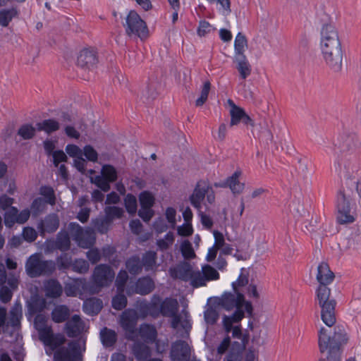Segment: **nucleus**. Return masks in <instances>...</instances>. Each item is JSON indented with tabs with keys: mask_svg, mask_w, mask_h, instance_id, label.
<instances>
[{
	"mask_svg": "<svg viewBox=\"0 0 361 361\" xmlns=\"http://www.w3.org/2000/svg\"><path fill=\"white\" fill-rule=\"evenodd\" d=\"M350 159L351 157L346 160L342 154L335 164V169L338 174L341 177L348 178L345 186L341 187L336 195V221L341 225L350 224L356 220L357 213L350 203L353 188H355L356 192L361 198V179H348L351 168Z\"/></svg>",
	"mask_w": 361,
	"mask_h": 361,
	"instance_id": "nucleus-1",
	"label": "nucleus"
},
{
	"mask_svg": "<svg viewBox=\"0 0 361 361\" xmlns=\"http://www.w3.org/2000/svg\"><path fill=\"white\" fill-rule=\"evenodd\" d=\"M335 275L330 270L326 262H321L317 267V280L319 286L317 290V300L321 308V318L329 327H332L336 322V301L330 298L331 290L328 287L334 279Z\"/></svg>",
	"mask_w": 361,
	"mask_h": 361,
	"instance_id": "nucleus-2",
	"label": "nucleus"
},
{
	"mask_svg": "<svg viewBox=\"0 0 361 361\" xmlns=\"http://www.w3.org/2000/svg\"><path fill=\"white\" fill-rule=\"evenodd\" d=\"M348 341V334L342 326H335L333 332L322 327L319 331L320 357L317 361H342L343 346Z\"/></svg>",
	"mask_w": 361,
	"mask_h": 361,
	"instance_id": "nucleus-3",
	"label": "nucleus"
},
{
	"mask_svg": "<svg viewBox=\"0 0 361 361\" xmlns=\"http://www.w3.org/2000/svg\"><path fill=\"white\" fill-rule=\"evenodd\" d=\"M244 302L245 297L241 292L224 293L219 298L218 305L226 310L230 311L235 308V311L231 316H224L223 324L227 333H229L232 329L233 323L239 322L244 317L245 314L243 310Z\"/></svg>",
	"mask_w": 361,
	"mask_h": 361,
	"instance_id": "nucleus-4",
	"label": "nucleus"
},
{
	"mask_svg": "<svg viewBox=\"0 0 361 361\" xmlns=\"http://www.w3.org/2000/svg\"><path fill=\"white\" fill-rule=\"evenodd\" d=\"M25 268L27 274L31 278L48 276L55 271L56 262L45 259L41 253H35L27 258Z\"/></svg>",
	"mask_w": 361,
	"mask_h": 361,
	"instance_id": "nucleus-5",
	"label": "nucleus"
},
{
	"mask_svg": "<svg viewBox=\"0 0 361 361\" xmlns=\"http://www.w3.org/2000/svg\"><path fill=\"white\" fill-rule=\"evenodd\" d=\"M123 26L126 34L129 37H136L143 39L148 36V28L146 23L133 10L130 11L126 16Z\"/></svg>",
	"mask_w": 361,
	"mask_h": 361,
	"instance_id": "nucleus-6",
	"label": "nucleus"
},
{
	"mask_svg": "<svg viewBox=\"0 0 361 361\" xmlns=\"http://www.w3.org/2000/svg\"><path fill=\"white\" fill-rule=\"evenodd\" d=\"M320 49L326 65L334 73L341 71L343 59L342 44H330Z\"/></svg>",
	"mask_w": 361,
	"mask_h": 361,
	"instance_id": "nucleus-7",
	"label": "nucleus"
},
{
	"mask_svg": "<svg viewBox=\"0 0 361 361\" xmlns=\"http://www.w3.org/2000/svg\"><path fill=\"white\" fill-rule=\"evenodd\" d=\"M139 316L134 309H126L120 315L118 323L125 333V337L129 341L137 338V322Z\"/></svg>",
	"mask_w": 361,
	"mask_h": 361,
	"instance_id": "nucleus-8",
	"label": "nucleus"
},
{
	"mask_svg": "<svg viewBox=\"0 0 361 361\" xmlns=\"http://www.w3.org/2000/svg\"><path fill=\"white\" fill-rule=\"evenodd\" d=\"M54 361H82L80 345L78 341H71L67 346L59 347L54 353Z\"/></svg>",
	"mask_w": 361,
	"mask_h": 361,
	"instance_id": "nucleus-9",
	"label": "nucleus"
},
{
	"mask_svg": "<svg viewBox=\"0 0 361 361\" xmlns=\"http://www.w3.org/2000/svg\"><path fill=\"white\" fill-rule=\"evenodd\" d=\"M114 276L115 273L110 266L104 264L96 266L92 274V281L97 289L96 292L109 286Z\"/></svg>",
	"mask_w": 361,
	"mask_h": 361,
	"instance_id": "nucleus-10",
	"label": "nucleus"
},
{
	"mask_svg": "<svg viewBox=\"0 0 361 361\" xmlns=\"http://www.w3.org/2000/svg\"><path fill=\"white\" fill-rule=\"evenodd\" d=\"M360 143L357 135L348 130H343L339 135L335 143L342 154L352 155L359 147Z\"/></svg>",
	"mask_w": 361,
	"mask_h": 361,
	"instance_id": "nucleus-11",
	"label": "nucleus"
},
{
	"mask_svg": "<svg viewBox=\"0 0 361 361\" xmlns=\"http://www.w3.org/2000/svg\"><path fill=\"white\" fill-rule=\"evenodd\" d=\"M71 235L82 247H88L94 242V233L91 228L85 231L76 222H71L68 226Z\"/></svg>",
	"mask_w": 361,
	"mask_h": 361,
	"instance_id": "nucleus-12",
	"label": "nucleus"
},
{
	"mask_svg": "<svg viewBox=\"0 0 361 361\" xmlns=\"http://www.w3.org/2000/svg\"><path fill=\"white\" fill-rule=\"evenodd\" d=\"M341 43L339 32L336 25L331 21L324 23L320 31V48Z\"/></svg>",
	"mask_w": 361,
	"mask_h": 361,
	"instance_id": "nucleus-13",
	"label": "nucleus"
},
{
	"mask_svg": "<svg viewBox=\"0 0 361 361\" xmlns=\"http://www.w3.org/2000/svg\"><path fill=\"white\" fill-rule=\"evenodd\" d=\"M191 348L188 343L183 340H178L172 343L170 357L172 361H189Z\"/></svg>",
	"mask_w": 361,
	"mask_h": 361,
	"instance_id": "nucleus-14",
	"label": "nucleus"
},
{
	"mask_svg": "<svg viewBox=\"0 0 361 361\" xmlns=\"http://www.w3.org/2000/svg\"><path fill=\"white\" fill-rule=\"evenodd\" d=\"M154 283L149 276L140 278L134 286H128L126 292L128 296L134 294L145 295L150 293L154 289Z\"/></svg>",
	"mask_w": 361,
	"mask_h": 361,
	"instance_id": "nucleus-15",
	"label": "nucleus"
},
{
	"mask_svg": "<svg viewBox=\"0 0 361 361\" xmlns=\"http://www.w3.org/2000/svg\"><path fill=\"white\" fill-rule=\"evenodd\" d=\"M29 209H23L20 213L15 207H10L4 214V224L6 227L11 228L15 224H23L30 218Z\"/></svg>",
	"mask_w": 361,
	"mask_h": 361,
	"instance_id": "nucleus-16",
	"label": "nucleus"
},
{
	"mask_svg": "<svg viewBox=\"0 0 361 361\" xmlns=\"http://www.w3.org/2000/svg\"><path fill=\"white\" fill-rule=\"evenodd\" d=\"M39 338L45 345L49 346L52 350L63 344L66 341L65 337L61 334L54 335L50 326L42 330L38 331Z\"/></svg>",
	"mask_w": 361,
	"mask_h": 361,
	"instance_id": "nucleus-17",
	"label": "nucleus"
},
{
	"mask_svg": "<svg viewBox=\"0 0 361 361\" xmlns=\"http://www.w3.org/2000/svg\"><path fill=\"white\" fill-rule=\"evenodd\" d=\"M211 189L209 183L204 180L197 182L192 195L190 196L191 204L200 211L202 209V202L204 200L208 190Z\"/></svg>",
	"mask_w": 361,
	"mask_h": 361,
	"instance_id": "nucleus-18",
	"label": "nucleus"
},
{
	"mask_svg": "<svg viewBox=\"0 0 361 361\" xmlns=\"http://www.w3.org/2000/svg\"><path fill=\"white\" fill-rule=\"evenodd\" d=\"M97 63V53L94 49H84L78 56L77 64L83 69H92Z\"/></svg>",
	"mask_w": 361,
	"mask_h": 361,
	"instance_id": "nucleus-19",
	"label": "nucleus"
},
{
	"mask_svg": "<svg viewBox=\"0 0 361 361\" xmlns=\"http://www.w3.org/2000/svg\"><path fill=\"white\" fill-rule=\"evenodd\" d=\"M85 329V323L79 315L74 314L65 324V331L70 338L79 336Z\"/></svg>",
	"mask_w": 361,
	"mask_h": 361,
	"instance_id": "nucleus-20",
	"label": "nucleus"
},
{
	"mask_svg": "<svg viewBox=\"0 0 361 361\" xmlns=\"http://www.w3.org/2000/svg\"><path fill=\"white\" fill-rule=\"evenodd\" d=\"M8 285L9 288L5 285L1 286L0 288V300L3 303H8L11 301L13 297V291L18 288V279L14 275L9 276Z\"/></svg>",
	"mask_w": 361,
	"mask_h": 361,
	"instance_id": "nucleus-21",
	"label": "nucleus"
},
{
	"mask_svg": "<svg viewBox=\"0 0 361 361\" xmlns=\"http://www.w3.org/2000/svg\"><path fill=\"white\" fill-rule=\"evenodd\" d=\"M143 340L145 343L152 344L157 338V331L154 326L149 324H142L137 329V336Z\"/></svg>",
	"mask_w": 361,
	"mask_h": 361,
	"instance_id": "nucleus-22",
	"label": "nucleus"
},
{
	"mask_svg": "<svg viewBox=\"0 0 361 361\" xmlns=\"http://www.w3.org/2000/svg\"><path fill=\"white\" fill-rule=\"evenodd\" d=\"M132 346V353L138 361H145L151 356L150 348L144 342L135 340Z\"/></svg>",
	"mask_w": 361,
	"mask_h": 361,
	"instance_id": "nucleus-23",
	"label": "nucleus"
},
{
	"mask_svg": "<svg viewBox=\"0 0 361 361\" xmlns=\"http://www.w3.org/2000/svg\"><path fill=\"white\" fill-rule=\"evenodd\" d=\"M59 226V219L56 214H51L47 215L44 220H42L38 228L40 229L41 233H54Z\"/></svg>",
	"mask_w": 361,
	"mask_h": 361,
	"instance_id": "nucleus-24",
	"label": "nucleus"
},
{
	"mask_svg": "<svg viewBox=\"0 0 361 361\" xmlns=\"http://www.w3.org/2000/svg\"><path fill=\"white\" fill-rule=\"evenodd\" d=\"M233 60L234 63L236 64L235 68L240 74V78L245 80L250 75L252 72V66L246 56H234Z\"/></svg>",
	"mask_w": 361,
	"mask_h": 361,
	"instance_id": "nucleus-25",
	"label": "nucleus"
},
{
	"mask_svg": "<svg viewBox=\"0 0 361 361\" xmlns=\"http://www.w3.org/2000/svg\"><path fill=\"white\" fill-rule=\"evenodd\" d=\"M178 302L176 299L172 298H166L160 304L159 312L166 317L173 316L176 312H178Z\"/></svg>",
	"mask_w": 361,
	"mask_h": 361,
	"instance_id": "nucleus-26",
	"label": "nucleus"
},
{
	"mask_svg": "<svg viewBox=\"0 0 361 361\" xmlns=\"http://www.w3.org/2000/svg\"><path fill=\"white\" fill-rule=\"evenodd\" d=\"M46 295L49 298H56L61 295L63 288L56 279L48 280L44 285Z\"/></svg>",
	"mask_w": 361,
	"mask_h": 361,
	"instance_id": "nucleus-27",
	"label": "nucleus"
},
{
	"mask_svg": "<svg viewBox=\"0 0 361 361\" xmlns=\"http://www.w3.org/2000/svg\"><path fill=\"white\" fill-rule=\"evenodd\" d=\"M194 271L188 263L178 266L173 271L172 276L180 279L184 281H190Z\"/></svg>",
	"mask_w": 361,
	"mask_h": 361,
	"instance_id": "nucleus-28",
	"label": "nucleus"
},
{
	"mask_svg": "<svg viewBox=\"0 0 361 361\" xmlns=\"http://www.w3.org/2000/svg\"><path fill=\"white\" fill-rule=\"evenodd\" d=\"M70 316L69 308L63 305H57L51 312L52 320L56 323H62L66 321Z\"/></svg>",
	"mask_w": 361,
	"mask_h": 361,
	"instance_id": "nucleus-29",
	"label": "nucleus"
},
{
	"mask_svg": "<svg viewBox=\"0 0 361 361\" xmlns=\"http://www.w3.org/2000/svg\"><path fill=\"white\" fill-rule=\"evenodd\" d=\"M227 103L231 106L230 115L231 118L230 126L238 125L243 118L245 111L242 108L235 105L232 99H228Z\"/></svg>",
	"mask_w": 361,
	"mask_h": 361,
	"instance_id": "nucleus-30",
	"label": "nucleus"
},
{
	"mask_svg": "<svg viewBox=\"0 0 361 361\" xmlns=\"http://www.w3.org/2000/svg\"><path fill=\"white\" fill-rule=\"evenodd\" d=\"M100 337L102 344L106 348L112 347L117 341V334L115 331L106 327L101 330Z\"/></svg>",
	"mask_w": 361,
	"mask_h": 361,
	"instance_id": "nucleus-31",
	"label": "nucleus"
},
{
	"mask_svg": "<svg viewBox=\"0 0 361 361\" xmlns=\"http://www.w3.org/2000/svg\"><path fill=\"white\" fill-rule=\"evenodd\" d=\"M102 308V301L97 298H91L85 301L83 310L88 314H97Z\"/></svg>",
	"mask_w": 361,
	"mask_h": 361,
	"instance_id": "nucleus-32",
	"label": "nucleus"
},
{
	"mask_svg": "<svg viewBox=\"0 0 361 361\" xmlns=\"http://www.w3.org/2000/svg\"><path fill=\"white\" fill-rule=\"evenodd\" d=\"M36 126L38 131H44L50 134L60 128V123L54 119H47L37 123Z\"/></svg>",
	"mask_w": 361,
	"mask_h": 361,
	"instance_id": "nucleus-33",
	"label": "nucleus"
},
{
	"mask_svg": "<svg viewBox=\"0 0 361 361\" xmlns=\"http://www.w3.org/2000/svg\"><path fill=\"white\" fill-rule=\"evenodd\" d=\"M247 47V40L246 37L242 32H238L234 42V56H245L244 53Z\"/></svg>",
	"mask_w": 361,
	"mask_h": 361,
	"instance_id": "nucleus-34",
	"label": "nucleus"
},
{
	"mask_svg": "<svg viewBox=\"0 0 361 361\" xmlns=\"http://www.w3.org/2000/svg\"><path fill=\"white\" fill-rule=\"evenodd\" d=\"M126 267L132 275H137L141 273L143 267L138 256L130 257L126 262Z\"/></svg>",
	"mask_w": 361,
	"mask_h": 361,
	"instance_id": "nucleus-35",
	"label": "nucleus"
},
{
	"mask_svg": "<svg viewBox=\"0 0 361 361\" xmlns=\"http://www.w3.org/2000/svg\"><path fill=\"white\" fill-rule=\"evenodd\" d=\"M157 255L154 251L146 252L142 258V264L147 271L153 270L156 267Z\"/></svg>",
	"mask_w": 361,
	"mask_h": 361,
	"instance_id": "nucleus-36",
	"label": "nucleus"
},
{
	"mask_svg": "<svg viewBox=\"0 0 361 361\" xmlns=\"http://www.w3.org/2000/svg\"><path fill=\"white\" fill-rule=\"evenodd\" d=\"M240 174L241 172L237 171L227 179L226 184L233 193H240L244 188V183H240L238 180Z\"/></svg>",
	"mask_w": 361,
	"mask_h": 361,
	"instance_id": "nucleus-37",
	"label": "nucleus"
},
{
	"mask_svg": "<svg viewBox=\"0 0 361 361\" xmlns=\"http://www.w3.org/2000/svg\"><path fill=\"white\" fill-rule=\"evenodd\" d=\"M18 15V11L16 8L2 9L0 11V25L7 27L12 19Z\"/></svg>",
	"mask_w": 361,
	"mask_h": 361,
	"instance_id": "nucleus-38",
	"label": "nucleus"
},
{
	"mask_svg": "<svg viewBox=\"0 0 361 361\" xmlns=\"http://www.w3.org/2000/svg\"><path fill=\"white\" fill-rule=\"evenodd\" d=\"M71 240L67 232H59L56 240V247L61 251H67L70 249Z\"/></svg>",
	"mask_w": 361,
	"mask_h": 361,
	"instance_id": "nucleus-39",
	"label": "nucleus"
},
{
	"mask_svg": "<svg viewBox=\"0 0 361 361\" xmlns=\"http://www.w3.org/2000/svg\"><path fill=\"white\" fill-rule=\"evenodd\" d=\"M9 324L11 326H16L20 324L22 317V310L20 304H15L10 311Z\"/></svg>",
	"mask_w": 361,
	"mask_h": 361,
	"instance_id": "nucleus-40",
	"label": "nucleus"
},
{
	"mask_svg": "<svg viewBox=\"0 0 361 361\" xmlns=\"http://www.w3.org/2000/svg\"><path fill=\"white\" fill-rule=\"evenodd\" d=\"M92 225L95 230L102 234L106 233L111 222L107 218H97L93 219Z\"/></svg>",
	"mask_w": 361,
	"mask_h": 361,
	"instance_id": "nucleus-41",
	"label": "nucleus"
},
{
	"mask_svg": "<svg viewBox=\"0 0 361 361\" xmlns=\"http://www.w3.org/2000/svg\"><path fill=\"white\" fill-rule=\"evenodd\" d=\"M102 176L111 183H114L117 180V171L114 166L110 164H104L102 167Z\"/></svg>",
	"mask_w": 361,
	"mask_h": 361,
	"instance_id": "nucleus-42",
	"label": "nucleus"
},
{
	"mask_svg": "<svg viewBox=\"0 0 361 361\" xmlns=\"http://www.w3.org/2000/svg\"><path fill=\"white\" fill-rule=\"evenodd\" d=\"M90 269V264L87 261L83 259H75L73 261L71 269L80 274L87 273Z\"/></svg>",
	"mask_w": 361,
	"mask_h": 361,
	"instance_id": "nucleus-43",
	"label": "nucleus"
},
{
	"mask_svg": "<svg viewBox=\"0 0 361 361\" xmlns=\"http://www.w3.org/2000/svg\"><path fill=\"white\" fill-rule=\"evenodd\" d=\"M117 294L112 298V307L116 310H121L127 305V298L124 292L117 291Z\"/></svg>",
	"mask_w": 361,
	"mask_h": 361,
	"instance_id": "nucleus-44",
	"label": "nucleus"
},
{
	"mask_svg": "<svg viewBox=\"0 0 361 361\" xmlns=\"http://www.w3.org/2000/svg\"><path fill=\"white\" fill-rule=\"evenodd\" d=\"M36 133V128L31 124H24L20 127L18 130V135L24 140L32 139Z\"/></svg>",
	"mask_w": 361,
	"mask_h": 361,
	"instance_id": "nucleus-45",
	"label": "nucleus"
},
{
	"mask_svg": "<svg viewBox=\"0 0 361 361\" xmlns=\"http://www.w3.org/2000/svg\"><path fill=\"white\" fill-rule=\"evenodd\" d=\"M207 281L202 271H194L190 279V284L194 288L204 286L207 285Z\"/></svg>",
	"mask_w": 361,
	"mask_h": 361,
	"instance_id": "nucleus-46",
	"label": "nucleus"
},
{
	"mask_svg": "<svg viewBox=\"0 0 361 361\" xmlns=\"http://www.w3.org/2000/svg\"><path fill=\"white\" fill-rule=\"evenodd\" d=\"M128 280V274L126 270H121L115 281V286L117 291L124 292L126 289V285Z\"/></svg>",
	"mask_w": 361,
	"mask_h": 361,
	"instance_id": "nucleus-47",
	"label": "nucleus"
},
{
	"mask_svg": "<svg viewBox=\"0 0 361 361\" xmlns=\"http://www.w3.org/2000/svg\"><path fill=\"white\" fill-rule=\"evenodd\" d=\"M73 264L72 257L67 253L61 255L56 259L58 269L59 270H65L71 268Z\"/></svg>",
	"mask_w": 361,
	"mask_h": 361,
	"instance_id": "nucleus-48",
	"label": "nucleus"
},
{
	"mask_svg": "<svg viewBox=\"0 0 361 361\" xmlns=\"http://www.w3.org/2000/svg\"><path fill=\"white\" fill-rule=\"evenodd\" d=\"M141 207L152 208L154 203V197L149 191H143L139 195Z\"/></svg>",
	"mask_w": 361,
	"mask_h": 361,
	"instance_id": "nucleus-49",
	"label": "nucleus"
},
{
	"mask_svg": "<svg viewBox=\"0 0 361 361\" xmlns=\"http://www.w3.org/2000/svg\"><path fill=\"white\" fill-rule=\"evenodd\" d=\"M106 212V218H107L111 223L114 219H120L123 214V209L112 206V207H107L105 209Z\"/></svg>",
	"mask_w": 361,
	"mask_h": 361,
	"instance_id": "nucleus-50",
	"label": "nucleus"
},
{
	"mask_svg": "<svg viewBox=\"0 0 361 361\" xmlns=\"http://www.w3.org/2000/svg\"><path fill=\"white\" fill-rule=\"evenodd\" d=\"M202 271L208 281L217 280L219 279V272L211 265L205 264L202 267Z\"/></svg>",
	"mask_w": 361,
	"mask_h": 361,
	"instance_id": "nucleus-51",
	"label": "nucleus"
},
{
	"mask_svg": "<svg viewBox=\"0 0 361 361\" xmlns=\"http://www.w3.org/2000/svg\"><path fill=\"white\" fill-rule=\"evenodd\" d=\"M174 242V235L172 232H169L164 236V238L159 239L157 242V245L161 250H167Z\"/></svg>",
	"mask_w": 361,
	"mask_h": 361,
	"instance_id": "nucleus-52",
	"label": "nucleus"
},
{
	"mask_svg": "<svg viewBox=\"0 0 361 361\" xmlns=\"http://www.w3.org/2000/svg\"><path fill=\"white\" fill-rule=\"evenodd\" d=\"M210 87L211 84L209 81H207L204 83L202 89L201 90L200 97L195 101V105L197 106H201L205 103L208 97Z\"/></svg>",
	"mask_w": 361,
	"mask_h": 361,
	"instance_id": "nucleus-53",
	"label": "nucleus"
},
{
	"mask_svg": "<svg viewBox=\"0 0 361 361\" xmlns=\"http://www.w3.org/2000/svg\"><path fill=\"white\" fill-rule=\"evenodd\" d=\"M180 251L185 259H192L195 256L192 244L188 240H184L180 245Z\"/></svg>",
	"mask_w": 361,
	"mask_h": 361,
	"instance_id": "nucleus-54",
	"label": "nucleus"
},
{
	"mask_svg": "<svg viewBox=\"0 0 361 361\" xmlns=\"http://www.w3.org/2000/svg\"><path fill=\"white\" fill-rule=\"evenodd\" d=\"M231 331H232V336L233 338H236L241 340V350H244L246 347V345L248 343V335H243L241 329L239 326H232V329L229 332Z\"/></svg>",
	"mask_w": 361,
	"mask_h": 361,
	"instance_id": "nucleus-55",
	"label": "nucleus"
},
{
	"mask_svg": "<svg viewBox=\"0 0 361 361\" xmlns=\"http://www.w3.org/2000/svg\"><path fill=\"white\" fill-rule=\"evenodd\" d=\"M125 206L126 210L130 214H135L137 211V199L131 194L127 195L125 197Z\"/></svg>",
	"mask_w": 361,
	"mask_h": 361,
	"instance_id": "nucleus-56",
	"label": "nucleus"
},
{
	"mask_svg": "<svg viewBox=\"0 0 361 361\" xmlns=\"http://www.w3.org/2000/svg\"><path fill=\"white\" fill-rule=\"evenodd\" d=\"M41 194L44 196L47 200L46 202L51 205L55 204L54 191L51 187L44 186L41 188Z\"/></svg>",
	"mask_w": 361,
	"mask_h": 361,
	"instance_id": "nucleus-57",
	"label": "nucleus"
},
{
	"mask_svg": "<svg viewBox=\"0 0 361 361\" xmlns=\"http://www.w3.org/2000/svg\"><path fill=\"white\" fill-rule=\"evenodd\" d=\"M218 319L219 313L215 309L209 307L204 312V319L207 324L212 325Z\"/></svg>",
	"mask_w": 361,
	"mask_h": 361,
	"instance_id": "nucleus-58",
	"label": "nucleus"
},
{
	"mask_svg": "<svg viewBox=\"0 0 361 361\" xmlns=\"http://www.w3.org/2000/svg\"><path fill=\"white\" fill-rule=\"evenodd\" d=\"M248 281V276L242 272L238 276L237 281L232 283L233 292H241L239 288L247 285Z\"/></svg>",
	"mask_w": 361,
	"mask_h": 361,
	"instance_id": "nucleus-59",
	"label": "nucleus"
},
{
	"mask_svg": "<svg viewBox=\"0 0 361 361\" xmlns=\"http://www.w3.org/2000/svg\"><path fill=\"white\" fill-rule=\"evenodd\" d=\"M213 30L214 28L209 22L206 20H201L199 23L197 32L200 37H204L207 34L210 33Z\"/></svg>",
	"mask_w": 361,
	"mask_h": 361,
	"instance_id": "nucleus-60",
	"label": "nucleus"
},
{
	"mask_svg": "<svg viewBox=\"0 0 361 361\" xmlns=\"http://www.w3.org/2000/svg\"><path fill=\"white\" fill-rule=\"evenodd\" d=\"M47 321L48 318L44 314H38L35 317L34 322V326L36 330L38 331L48 327L49 326L47 325Z\"/></svg>",
	"mask_w": 361,
	"mask_h": 361,
	"instance_id": "nucleus-61",
	"label": "nucleus"
},
{
	"mask_svg": "<svg viewBox=\"0 0 361 361\" xmlns=\"http://www.w3.org/2000/svg\"><path fill=\"white\" fill-rule=\"evenodd\" d=\"M83 154L89 161L93 162L97 161L98 154L91 145H86L84 147Z\"/></svg>",
	"mask_w": 361,
	"mask_h": 361,
	"instance_id": "nucleus-62",
	"label": "nucleus"
},
{
	"mask_svg": "<svg viewBox=\"0 0 361 361\" xmlns=\"http://www.w3.org/2000/svg\"><path fill=\"white\" fill-rule=\"evenodd\" d=\"M23 239L27 242H33L37 237L36 231L31 227H25L23 231Z\"/></svg>",
	"mask_w": 361,
	"mask_h": 361,
	"instance_id": "nucleus-63",
	"label": "nucleus"
},
{
	"mask_svg": "<svg viewBox=\"0 0 361 361\" xmlns=\"http://www.w3.org/2000/svg\"><path fill=\"white\" fill-rule=\"evenodd\" d=\"M86 256L92 264H96L101 259V253L97 248L90 249L86 252Z\"/></svg>",
	"mask_w": 361,
	"mask_h": 361,
	"instance_id": "nucleus-64",
	"label": "nucleus"
}]
</instances>
